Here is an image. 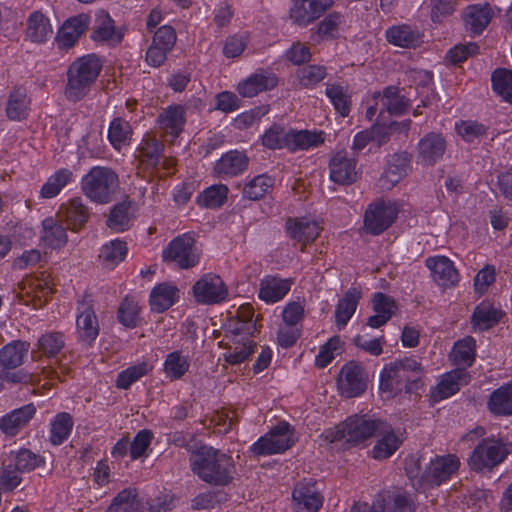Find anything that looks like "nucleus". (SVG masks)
I'll return each mask as SVG.
<instances>
[{"label": "nucleus", "mask_w": 512, "mask_h": 512, "mask_svg": "<svg viewBox=\"0 0 512 512\" xmlns=\"http://www.w3.org/2000/svg\"><path fill=\"white\" fill-rule=\"evenodd\" d=\"M76 333L78 339L91 345L99 335V322L89 296H83L77 302Z\"/></svg>", "instance_id": "obj_11"}, {"label": "nucleus", "mask_w": 512, "mask_h": 512, "mask_svg": "<svg viewBox=\"0 0 512 512\" xmlns=\"http://www.w3.org/2000/svg\"><path fill=\"white\" fill-rule=\"evenodd\" d=\"M162 259L173 263L181 269H188L198 264L200 254L190 234H182L173 239L162 252Z\"/></svg>", "instance_id": "obj_7"}, {"label": "nucleus", "mask_w": 512, "mask_h": 512, "mask_svg": "<svg viewBox=\"0 0 512 512\" xmlns=\"http://www.w3.org/2000/svg\"><path fill=\"white\" fill-rule=\"evenodd\" d=\"M102 70V62L96 54H87L77 58L67 71V83L64 95L70 102H79L91 91Z\"/></svg>", "instance_id": "obj_3"}, {"label": "nucleus", "mask_w": 512, "mask_h": 512, "mask_svg": "<svg viewBox=\"0 0 512 512\" xmlns=\"http://www.w3.org/2000/svg\"><path fill=\"white\" fill-rule=\"evenodd\" d=\"M43 233L41 243L43 246L56 249L64 246L67 242V233L65 228L54 218H45L42 222Z\"/></svg>", "instance_id": "obj_43"}, {"label": "nucleus", "mask_w": 512, "mask_h": 512, "mask_svg": "<svg viewBox=\"0 0 512 512\" xmlns=\"http://www.w3.org/2000/svg\"><path fill=\"white\" fill-rule=\"evenodd\" d=\"M179 298L178 288L169 282L156 285L150 292L149 303L151 310L162 313L174 305Z\"/></svg>", "instance_id": "obj_34"}, {"label": "nucleus", "mask_w": 512, "mask_h": 512, "mask_svg": "<svg viewBox=\"0 0 512 512\" xmlns=\"http://www.w3.org/2000/svg\"><path fill=\"white\" fill-rule=\"evenodd\" d=\"M426 267L431 277L440 287L455 286L459 282V273L454 263L446 256H434L426 259Z\"/></svg>", "instance_id": "obj_20"}, {"label": "nucleus", "mask_w": 512, "mask_h": 512, "mask_svg": "<svg viewBox=\"0 0 512 512\" xmlns=\"http://www.w3.org/2000/svg\"><path fill=\"white\" fill-rule=\"evenodd\" d=\"M58 214L72 231H78L89 218L88 209L80 197L72 198L66 204H62Z\"/></svg>", "instance_id": "obj_31"}, {"label": "nucleus", "mask_w": 512, "mask_h": 512, "mask_svg": "<svg viewBox=\"0 0 512 512\" xmlns=\"http://www.w3.org/2000/svg\"><path fill=\"white\" fill-rule=\"evenodd\" d=\"M325 94L334 106V109L342 117L349 115L351 96L346 86L340 84H327Z\"/></svg>", "instance_id": "obj_50"}, {"label": "nucleus", "mask_w": 512, "mask_h": 512, "mask_svg": "<svg viewBox=\"0 0 512 512\" xmlns=\"http://www.w3.org/2000/svg\"><path fill=\"white\" fill-rule=\"evenodd\" d=\"M463 20L466 30L472 35H478L491 21V11L488 6L473 5L467 8Z\"/></svg>", "instance_id": "obj_41"}, {"label": "nucleus", "mask_w": 512, "mask_h": 512, "mask_svg": "<svg viewBox=\"0 0 512 512\" xmlns=\"http://www.w3.org/2000/svg\"><path fill=\"white\" fill-rule=\"evenodd\" d=\"M53 33L49 18L40 11H34L27 19V36L35 43H43Z\"/></svg>", "instance_id": "obj_40"}, {"label": "nucleus", "mask_w": 512, "mask_h": 512, "mask_svg": "<svg viewBox=\"0 0 512 512\" xmlns=\"http://www.w3.org/2000/svg\"><path fill=\"white\" fill-rule=\"evenodd\" d=\"M9 460L20 473L30 472L41 466L44 462L41 456L28 449H20L16 452H11Z\"/></svg>", "instance_id": "obj_58"}, {"label": "nucleus", "mask_w": 512, "mask_h": 512, "mask_svg": "<svg viewBox=\"0 0 512 512\" xmlns=\"http://www.w3.org/2000/svg\"><path fill=\"white\" fill-rule=\"evenodd\" d=\"M163 151V144L156 138L145 136L139 144V154L143 162L149 166H156L160 163Z\"/></svg>", "instance_id": "obj_57"}, {"label": "nucleus", "mask_w": 512, "mask_h": 512, "mask_svg": "<svg viewBox=\"0 0 512 512\" xmlns=\"http://www.w3.org/2000/svg\"><path fill=\"white\" fill-rule=\"evenodd\" d=\"M34 404H26L0 417V432L6 437L16 436L36 414Z\"/></svg>", "instance_id": "obj_19"}, {"label": "nucleus", "mask_w": 512, "mask_h": 512, "mask_svg": "<svg viewBox=\"0 0 512 512\" xmlns=\"http://www.w3.org/2000/svg\"><path fill=\"white\" fill-rule=\"evenodd\" d=\"M372 306L374 314L368 318L367 325L375 329L387 323L396 310L394 300L381 292L374 294Z\"/></svg>", "instance_id": "obj_36"}, {"label": "nucleus", "mask_w": 512, "mask_h": 512, "mask_svg": "<svg viewBox=\"0 0 512 512\" xmlns=\"http://www.w3.org/2000/svg\"><path fill=\"white\" fill-rule=\"evenodd\" d=\"M398 209L391 202L378 201L368 206L364 216V228L367 233L379 235L396 220Z\"/></svg>", "instance_id": "obj_10"}, {"label": "nucleus", "mask_w": 512, "mask_h": 512, "mask_svg": "<svg viewBox=\"0 0 512 512\" xmlns=\"http://www.w3.org/2000/svg\"><path fill=\"white\" fill-rule=\"evenodd\" d=\"M117 174L108 167L94 166L82 177L81 187L92 202L107 204L118 187Z\"/></svg>", "instance_id": "obj_5"}, {"label": "nucleus", "mask_w": 512, "mask_h": 512, "mask_svg": "<svg viewBox=\"0 0 512 512\" xmlns=\"http://www.w3.org/2000/svg\"><path fill=\"white\" fill-rule=\"evenodd\" d=\"M30 345L25 341H12L0 349V368L2 373L10 372L24 363Z\"/></svg>", "instance_id": "obj_33"}, {"label": "nucleus", "mask_w": 512, "mask_h": 512, "mask_svg": "<svg viewBox=\"0 0 512 512\" xmlns=\"http://www.w3.org/2000/svg\"><path fill=\"white\" fill-rule=\"evenodd\" d=\"M252 321L239 323L233 330V336L227 351L223 354L226 362L237 365L244 362L253 353L256 343L249 337L255 331Z\"/></svg>", "instance_id": "obj_9"}, {"label": "nucleus", "mask_w": 512, "mask_h": 512, "mask_svg": "<svg viewBox=\"0 0 512 512\" xmlns=\"http://www.w3.org/2000/svg\"><path fill=\"white\" fill-rule=\"evenodd\" d=\"M457 134L466 142H475L486 134V127L473 120H461L455 123Z\"/></svg>", "instance_id": "obj_63"}, {"label": "nucleus", "mask_w": 512, "mask_h": 512, "mask_svg": "<svg viewBox=\"0 0 512 512\" xmlns=\"http://www.w3.org/2000/svg\"><path fill=\"white\" fill-rule=\"evenodd\" d=\"M325 142V133L320 130L289 128L287 150L290 152L307 151L319 147Z\"/></svg>", "instance_id": "obj_29"}, {"label": "nucleus", "mask_w": 512, "mask_h": 512, "mask_svg": "<svg viewBox=\"0 0 512 512\" xmlns=\"http://www.w3.org/2000/svg\"><path fill=\"white\" fill-rule=\"evenodd\" d=\"M74 181V174L69 168H60L52 173L42 185L39 197L52 199L58 196L61 191Z\"/></svg>", "instance_id": "obj_39"}, {"label": "nucleus", "mask_w": 512, "mask_h": 512, "mask_svg": "<svg viewBox=\"0 0 512 512\" xmlns=\"http://www.w3.org/2000/svg\"><path fill=\"white\" fill-rule=\"evenodd\" d=\"M153 369V365L148 361H139L132 366L122 370L116 378V387L119 389H128L132 384L142 377L148 375Z\"/></svg>", "instance_id": "obj_49"}, {"label": "nucleus", "mask_w": 512, "mask_h": 512, "mask_svg": "<svg viewBox=\"0 0 512 512\" xmlns=\"http://www.w3.org/2000/svg\"><path fill=\"white\" fill-rule=\"evenodd\" d=\"M289 128L274 124L264 131L261 140L264 147L271 150L287 149Z\"/></svg>", "instance_id": "obj_55"}, {"label": "nucleus", "mask_w": 512, "mask_h": 512, "mask_svg": "<svg viewBox=\"0 0 512 512\" xmlns=\"http://www.w3.org/2000/svg\"><path fill=\"white\" fill-rule=\"evenodd\" d=\"M358 177L357 159L345 150L335 153L329 162V178L340 185H348Z\"/></svg>", "instance_id": "obj_16"}, {"label": "nucleus", "mask_w": 512, "mask_h": 512, "mask_svg": "<svg viewBox=\"0 0 512 512\" xmlns=\"http://www.w3.org/2000/svg\"><path fill=\"white\" fill-rule=\"evenodd\" d=\"M459 468V459L454 455L437 456L430 461L428 469L423 473L421 480L431 484L440 485L447 481Z\"/></svg>", "instance_id": "obj_21"}, {"label": "nucleus", "mask_w": 512, "mask_h": 512, "mask_svg": "<svg viewBox=\"0 0 512 512\" xmlns=\"http://www.w3.org/2000/svg\"><path fill=\"white\" fill-rule=\"evenodd\" d=\"M295 441L293 427L288 422L282 421L254 442L250 450L258 456L279 454L289 449Z\"/></svg>", "instance_id": "obj_6"}, {"label": "nucleus", "mask_w": 512, "mask_h": 512, "mask_svg": "<svg viewBox=\"0 0 512 512\" xmlns=\"http://www.w3.org/2000/svg\"><path fill=\"white\" fill-rule=\"evenodd\" d=\"M475 356L476 341L473 337L467 336L454 344L450 359L459 368L466 370L467 367L473 364Z\"/></svg>", "instance_id": "obj_44"}, {"label": "nucleus", "mask_w": 512, "mask_h": 512, "mask_svg": "<svg viewBox=\"0 0 512 512\" xmlns=\"http://www.w3.org/2000/svg\"><path fill=\"white\" fill-rule=\"evenodd\" d=\"M277 85V77L273 73H255L238 84V92L243 97H254L257 94L270 90Z\"/></svg>", "instance_id": "obj_35"}, {"label": "nucleus", "mask_w": 512, "mask_h": 512, "mask_svg": "<svg viewBox=\"0 0 512 512\" xmlns=\"http://www.w3.org/2000/svg\"><path fill=\"white\" fill-rule=\"evenodd\" d=\"M140 308L133 297H125L118 310V320L126 327H135L138 323Z\"/></svg>", "instance_id": "obj_62"}, {"label": "nucleus", "mask_w": 512, "mask_h": 512, "mask_svg": "<svg viewBox=\"0 0 512 512\" xmlns=\"http://www.w3.org/2000/svg\"><path fill=\"white\" fill-rule=\"evenodd\" d=\"M487 408L496 416L512 415V381L501 385L490 394Z\"/></svg>", "instance_id": "obj_37"}, {"label": "nucleus", "mask_w": 512, "mask_h": 512, "mask_svg": "<svg viewBox=\"0 0 512 512\" xmlns=\"http://www.w3.org/2000/svg\"><path fill=\"white\" fill-rule=\"evenodd\" d=\"M292 284L290 278L266 275L259 282L258 298L266 304L277 303L289 293Z\"/></svg>", "instance_id": "obj_24"}, {"label": "nucleus", "mask_w": 512, "mask_h": 512, "mask_svg": "<svg viewBox=\"0 0 512 512\" xmlns=\"http://www.w3.org/2000/svg\"><path fill=\"white\" fill-rule=\"evenodd\" d=\"M410 168V155L407 152L395 153L387 160L386 168L379 179L380 187L393 188L406 175Z\"/></svg>", "instance_id": "obj_26"}, {"label": "nucleus", "mask_w": 512, "mask_h": 512, "mask_svg": "<svg viewBox=\"0 0 512 512\" xmlns=\"http://www.w3.org/2000/svg\"><path fill=\"white\" fill-rule=\"evenodd\" d=\"M132 134L130 123L121 117L114 118L109 124L108 140L112 147L118 151L130 144Z\"/></svg>", "instance_id": "obj_45"}, {"label": "nucleus", "mask_w": 512, "mask_h": 512, "mask_svg": "<svg viewBox=\"0 0 512 512\" xmlns=\"http://www.w3.org/2000/svg\"><path fill=\"white\" fill-rule=\"evenodd\" d=\"M323 504V496L315 483L303 481L295 485L292 492V505L296 512H317Z\"/></svg>", "instance_id": "obj_17"}, {"label": "nucleus", "mask_w": 512, "mask_h": 512, "mask_svg": "<svg viewBox=\"0 0 512 512\" xmlns=\"http://www.w3.org/2000/svg\"><path fill=\"white\" fill-rule=\"evenodd\" d=\"M421 372V364L416 358L398 359L386 364L379 374V391L387 399L396 396L403 389L411 392L417 387V376Z\"/></svg>", "instance_id": "obj_4"}, {"label": "nucleus", "mask_w": 512, "mask_h": 512, "mask_svg": "<svg viewBox=\"0 0 512 512\" xmlns=\"http://www.w3.org/2000/svg\"><path fill=\"white\" fill-rule=\"evenodd\" d=\"M127 251L125 242L119 239L111 240L102 246L100 258L107 267L113 268L125 258Z\"/></svg>", "instance_id": "obj_59"}, {"label": "nucleus", "mask_w": 512, "mask_h": 512, "mask_svg": "<svg viewBox=\"0 0 512 512\" xmlns=\"http://www.w3.org/2000/svg\"><path fill=\"white\" fill-rule=\"evenodd\" d=\"M140 500L135 488H125L112 500L106 512H139Z\"/></svg>", "instance_id": "obj_51"}, {"label": "nucleus", "mask_w": 512, "mask_h": 512, "mask_svg": "<svg viewBox=\"0 0 512 512\" xmlns=\"http://www.w3.org/2000/svg\"><path fill=\"white\" fill-rule=\"evenodd\" d=\"M501 311L489 302H481L476 306L472 315L474 331H483L491 328L499 322Z\"/></svg>", "instance_id": "obj_42"}, {"label": "nucleus", "mask_w": 512, "mask_h": 512, "mask_svg": "<svg viewBox=\"0 0 512 512\" xmlns=\"http://www.w3.org/2000/svg\"><path fill=\"white\" fill-rule=\"evenodd\" d=\"M228 187L224 184H214L201 192L197 198V203L205 208H219L221 207L228 195Z\"/></svg>", "instance_id": "obj_54"}, {"label": "nucleus", "mask_w": 512, "mask_h": 512, "mask_svg": "<svg viewBox=\"0 0 512 512\" xmlns=\"http://www.w3.org/2000/svg\"><path fill=\"white\" fill-rule=\"evenodd\" d=\"M73 425L74 421L69 413H58L50 423V442L53 445H61L70 436Z\"/></svg>", "instance_id": "obj_48"}, {"label": "nucleus", "mask_w": 512, "mask_h": 512, "mask_svg": "<svg viewBox=\"0 0 512 512\" xmlns=\"http://www.w3.org/2000/svg\"><path fill=\"white\" fill-rule=\"evenodd\" d=\"M123 34L114 24L108 12L100 10L95 15L91 39L100 44L114 46L122 41Z\"/></svg>", "instance_id": "obj_22"}, {"label": "nucleus", "mask_w": 512, "mask_h": 512, "mask_svg": "<svg viewBox=\"0 0 512 512\" xmlns=\"http://www.w3.org/2000/svg\"><path fill=\"white\" fill-rule=\"evenodd\" d=\"M425 4L430 9L432 22L442 23L455 11L457 0H426Z\"/></svg>", "instance_id": "obj_64"}, {"label": "nucleus", "mask_w": 512, "mask_h": 512, "mask_svg": "<svg viewBox=\"0 0 512 512\" xmlns=\"http://www.w3.org/2000/svg\"><path fill=\"white\" fill-rule=\"evenodd\" d=\"M378 512H413L414 502L411 496L398 489L383 490L376 496Z\"/></svg>", "instance_id": "obj_27"}, {"label": "nucleus", "mask_w": 512, "mask_h": 512, "mask_svg": "<svg viewBox=\"0 0 512 512\" xmlns=\"http://www.w3.org/2000/svg\"><path fill=\"white\" fill-rule=\"evenodd\" d=\"M274 180L265 174L255 176L243 188V196L249 200L261 199L273 186Z\"/></svg>", "instance_id": "obj_61"}, {"label": "nucleus", "mask_w": 512, "mask_h": 512, "mask_svg": "<svg viewBox=\"0 0 512 512\" xmlns=\"http://www.w3.org/2000/svg\"><path fill=\"white\" fill-rule=\"evenodd\" d=\"M334 0H292L289 17L298 26H308L318 19Z\"/></svg>", "instance_id": "obj_14"}, {"label": "nucleus", "mask_w": 512, "mask_h": 512, "mask_svg": "<svg viewBox=\"0 0 512 512\" xmlns=\"http://www.w3.org/2000/svg\"><path fill=\"white\" fill-rule=\"evenodd\" d=\"M131 216V203L122 201L111 209L106 222L107 226L116 232H123L129 228Z\"/></svg>", "instance_id": "obj_53"}, {"label": "nucleus", "mask_w": 512, "mask_h": 512, "mask_svg": "<svg viewBox=\"0 0 512 512\" xmlns=\"http://www.w3.org/2000/svg\"><path fill=\"white\" fill-rule=\"evenodd\" d=\"M193 294L200 304H216L227 298L228 290L218 275L209 273L194 284Z\"/></svg>", "instance_id": "obj_13"}, {"label": "nucleus", "mask_w": 512, "mask_h": 512, "mask_svg": "<svg viewBox=\"0 0 512 512\" xmlns=\"http://www.w3.org/2000/svg\"><path fill=\"white\" fill-rule=\"evenodd\" d=\"M510 448L496 439H484L473 450L469 458V466L474 471L490 469L507 457Z\"/></svg>", "instance_id": "obj_8"}, {"label": "nucleus", "mask_w": 512, "mask_h": 512, "mask_svg": "<svg viewBox=\"0 0 512 512\" xmlns=\"http://www.w3.org/2000/svg\"><path fill=\"white\" fill-rule=\"evenodd\" d=\"M372 99H380V114L387 111L390 115H401L409 106V101L399 94L398 88L393 86L385 88L382 94L374 92Z\"/></svg>", "instance_id": "obj_38"}, {"label": "nucleus", "mask_w": 512, "mask_h": 512, "mask_svg": "<svg viewBox=\"0 0 512 512\" xmlns=\"http://www.w3.org/2000/svg\"><path fill=\"white\" fill-rule=\"evenodd\" d=\"M337 384L341 395L347 398L360 396L367 388L364 368L355 361L346 363L339 372Z\"/></svg>", "instance_id": "obj_12"}, {"label": "nucleus", "mask_w": 512, "mask_h": 512, "mask_svg": "<svg viewBox=\"0 0 512 512\" xmlns=\"http://www.w3.org/2000/svg\"><path fill=\"white\" fill-rule=\"evenodd\" d=\"M493 91L506 102L512 103V71L496 69L491 77Z\"/></svg>", "instance_id": "obj_60"}, {"label": "nucleus", "mask_w": 512, "mask_h": 512, "mask_svg": "<svg viewBox=\"0 0 512 512\" xmlns=\"http://www.w3.org/2000/svg\"><path fill=\"white\" fill-rule=\"evenodd\" d=\"M381 420L366 415H352L335 427L328 428L319 436L321 445L350 444L358 445L376 434Z\"/></svg>", "instance_id": "obj_2"}, {"label": "nucleus", "mask_w": 512, "mask_h": 512, "mask_svg": "<svg viewBox=\"0 0 512 512\" xmlns=\"http://www.w3.org/2000/svg\"><path fill=\"white\" fill-rule=\"evenodd\" d=\"M377 440L372 449V456L376 460H384L391 457L403 442L402 433L393 429L389 424L381 420V427L377 429Z\"/></svg>", "instance_id": "obj_18"}, {"label": "nucleus", "mask_w": 512, "mask_h": 512, "mask_svg": "<svg viewBox=\"0 0 512 512\" xmlns=\"http://www.w3.org/2000/svg\"><path fill=\"white\" fill-rule=\"evenodd\" d=\"M90 16L85 13L67 19L59 29L56 37L60 48L69 49L78 41L81 35L88 29Z\"/></svg>", "instance_id": "obj_25"}, {"label": "nucleus", "mask_w": 512, "mask_h": 512, "mask_svg": "<svg viewBox=\"0 0 512 512\" xmlns=\"http://www.w3.org/2000/svg\"><path fill=\"white\" fill-rule=\"evenodd\" d=\"M164 372L171 380L180 379L189 369L188 356L179 351L169 353L164 361Z\"/></svg>", "instance_id": "obj_56"}, {"label": "nucleus", "mask_w": 512, "mask_h": 512, "mask_svg": "<svg viewBox=\"0 0 512 512\" xmlns=\"http://www.w3.org/2000/svg\"><path fill=\"white\" fill-rule=\"evenodd\" d=\"M190 466L202 481L214 485L229 484L234 474L231 456L210 446H201L190 455Z\"/></svg>", "instance_id": "obj_1"}, {"label": "nucleus", "mask_w": 512, "mask_h": 512, "mask_svg": "<svg viewBox=\"0 0 512 512\" xmlns=\"http://www.w3.org/2000/svg\"><path fill=\"white\" fill-rule=\"evenodd\" d=\"M285 227L289 237L302 245V251L307 244L320 235L323 229L321 222L310 216L289 218Z\"/></svg>", "instance_id": "obj_15"}, {"label": "nucleus", "mask_w": 512, "mask_h": 512, "mask_svg": "<svg viewBox=\"0 0 512 512\" xmlns=\"http://www.w3.org/2000/svg\"><path fill=\"white\" fill-rule=\"evenodd\" d=\"M28 105L29 99L26 91L22 88L15 89L11 92L8 99L6 107L7 117L14 121H20L26 118L28 114Z\"/></svg>", "instance_id": "obj_52"}, {"label": "nucleus", "mask_w": 512, "mask_h": 512, "mask_svg": "<svg viewBox=\"0 0 512 512\" xmlns=\"http://www.w3.org/2000/svg\"><path fill=\"white\" fill-rule=\"evenodd\" d=\"M386 39L394 46L411 48L419 43L420 34L417 29L409 25H398L386 31Z\"/></svg>", "instance_id": "obj_46"}, {"label": "nucleus", "mask_w": 512, "mask_h": 512, "mask_svg": "<svg viewBox=\"0 0 512 512\" xmlns=\"http://www.w3.org/2000/svg\"><path fill=\"white\" fill-rule=\"evenodd\" d=\"M469 380L470 375L465 369L456 368L442 376L440 382L431 391V396L434 401L447 399L454 395L460 389V386L467 384Z\"/></svg>", "instance_id": "obj_28"}, {"label": "nucleus", "mask_w": 512, "mask_h": 512, "mask_svg": "<svg viewBox=\"0 0 512 512\" xmlns=\"http://www.w3.org/2000/svg\"><path fill=\"white\" fill-rule=\"evenodd\" d=\"M446 150V141L441 134L428 133L417 145V161L424 166L434 165Z\"/></svg>", "instance_id": "obj_23"}, {"label": "nucleus", "mask_w": 512, "mask_h": 512, "mask_svg": "<svg viewBox=\"0 0 512 512\" xmlns=\"http://www.w3.org/2000/svg\"><path fill=\"white\" fill-rule=\"evenodd\" d=\"M360 293L356 289L349 290L345 293L342 299L339 300L336 311L335 320L339 329L346 326L356 311Z\"/></svg>", "instance_id": "obj_47"}, {"label": "nucleus", "mask_w": 512, "mask_h": 512, "mask_svg": "<svg viewBox=\"0 0 512 512\" xmlns=\"http://www.w3.org/2000/svg\"><path fill=\"white\" fill-rule=\"evenodd\" d=\"M186 122L185 108L181 105H171L164 109L157 118L160 130L172 138L183 131Z\"/></svg>", "instance_id": "obj_30"}, {"label": "nucleus", "mask_w": 512, "mask_h": 512, "mask_svg": "<svg viewBox=\"0 0 512 512\" xmlns=\"http://www.w3.org/2000/svg\"><path fill=\"white\" fill-rule=\"evenodd\" d=\"M247 165L248 158L244 153L238 150H230L216 161L214 172L220 178L226 179L242 173Z\"/></svg>", "instance_id": "obj_32"}]
</instances>
